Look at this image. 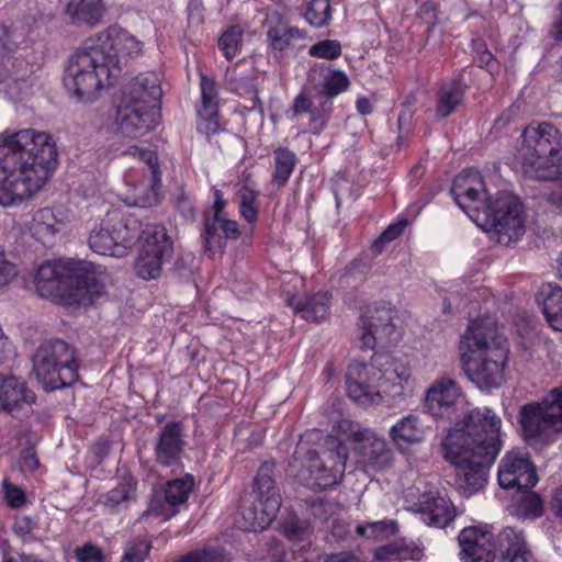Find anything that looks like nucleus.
Returning a JSON list of instances; mask_svg holds the SVG:
<instances>
[{
  "label": "nucleus",
  "instance_id": "obj_52",
  "mask_svg": "<svg viewBox=\"0 0 562 562\" xmlns=\"http://www.w3.org/2000/svg\"><path fill=\"white\" fill-rule=\"evenodd\" d=\"M198 131L206 136L216 134L220 131L217 109L213 114H207L204 109L199 111Z\"/></svg>",
  "mask_w": 562,
  "mask_h": 562
},
{
  "label": "nucleus",
  "instance_id": "obj_38",
  "mask_svg": "<svg viewBox=\"0 0 562 562\" xmlns=\"http://www.w3.org/2000/svg\"><path fill=\"white\" fill-rule=\"evenodd\" d=\"M300 31L295 27L288 26L284 22L279 21L276 25L270 26L267 31V37L270 47L273 50H285L293 38L300 37Z\"/></svg>",
  "mask_w": 562,
  "mask_h": 562
},
{
  "label": "nucleus",
  "instance_id": "obj_43",
  "mask_svg": "<svg viewBox=\"0 0 562 562\" xmlns=\"http://www.w3.org/2000/svg\"><path fill=\"white\" fill-rule=\"evenodd\" d=\"M243 30L238 25L228 27L218 40V46L226 59H233L240 47Z\"/></svg>",
  "mask_w": 562,
  "mask_h": 562
},
{
  "label": "nucleus",
  "instance_id": "obj_27",
  "mask_svg": "<svg viewBox=\"0 0 562 562\" xmlns=\"http://www.w3.org/2000/svg\"><path fill=\"white\" fill-rule=\"evenodd\" d=\"M18 45L12 38L11 31L1 25L0 26V81L5 83L12 81L20 83L24 81L25 72L21 74V67L24 66L23 61H16L12 57Z\"/></svg>",
  "mask_w": 562,
  "mask_h": 562
},
{
  "label": "nucleus",
  "instance_id": "obj_16",
  "mask_svg": "<svg viewBox=\"0 0 562 562\" xmlns=\"http://www.w3.org/2000/svg\"><path fill=\"white\" fill-rule=\"evenodd\" d=\"M348 437L356 443L358 463L364 471H380L391 465L392 450L372 429L351 424Z\"/></svg>",
  "mask_w": 562,
  "mask_h": 562
},
{
  "label": "nucleus",
  "instance_id": "obj_8",
  "mask_svg": "<svg viewBox=\"0 0 562 562\" xmlns=\"http://www.w3.org/2000/svg\"><path fill=\"white\" fill-rule=\"evenodd\" d=\"M348 447L336 437L328 436L322 452L297 447L290 471L303 485L312 490H327L340 482L346 471Z\"/></svg>",
  "mask_w": 562,
  "mask_h": 562
},
{
  "label": "nucleus",
  "instance_id": "obj_58",
  "mask_svg": "<svg viewBox=\"0 0 562 562\" xmlns=\"http://www.w3.org/2000/svg\"><path fill=\"white\" fill-rule=\"evenodd\" d=\"M20 465L22 471L29 472H33L38 468L40 462L34 447H26L25 449L22 450Z\"/></svg>",
  "mask_w": 562,
  "mask_h": 562
},
{
  "label": "nucleus",
  "instance_id": "obj_39",
  "mask_svg": "<svg viewBox=\"0 0 562 562\" xmlns=\"http://www.w3.org/2000/svg\"><path fill=\"white\" fill-rule=\"evenodd\" d=\"M396 531L397 525L394 520L391 519L372 521L368 522L367 525H358L356 528L358 536L375 540H383L394 536Z\"/></svg>",
  "mask_w": 562,
  "mask_h": 562
},
{
  "label": "nucleus",
  "instance_id": "obj_11",
  "mask_svg": "<svg viewBox=\"0 0 562 562\" xmlns=\"http://www.w3.org/2000/svg\"><path fill=\"white\" fill-rule=\"evenodd\" d=\"M76 350L66 341H44L33 357V370L46 391L72 385L79 378Z\"/></svg>",
  "mask_w": 562,
  "mask_h": 562
},
{
  "label": "nucleus",
  "instance_id": "obj_21",
  "mask_svg": "<svg viewBox=\"0 0 562 562\" xmlns=\"http://www.w3.org/2000/svg\"><path fill=\"white\" fill-rule=\"evenodd\" d=\"M156 111L143 110L121 100L116 108L113 128L123 137L137 138L156 126Z\"/></svg>",
  "mask_w": 562,
  "mask_h": 562
},
{
  "label": "nucleus",
  "instance_id": "obj_6",
  "mask_svg": "<svg viewBox=\"0 0 562 562\" xmlns=\"http://www.w3.org/2000/svg\"><path fill=\"white\" fill-rule=\"evenodd\" d=\"M121 67L116 60L102 49H98L95 41L86 40L70 56L64 75V86L68 93L78 101L90 102L106 80L116 78Z\"/></svg>",
  "mask_w": 562,
  "mask_h": 562
},
{
  "label": "nucleus",
  "instance_id": "obj_14",
  "mask_svg": "<svg viewBox=\"0 0 562 562\" xmlns=\"http://www.w3.org/2000/svg\"><path fill=\"white\" fill-rule=\"evenodd\" d=\"M383 372L372 363L353 362L346 372V390L348 396L362 407L376 406L383 401L386 392L382 382Z\"/></svg>",
  "mask_w": 562,
  "mask_h": 562
},
{
  "label": "nucleus",
  "instance_id": "obj_25",
  "mask_svg": "<svg viewBox=\"0 0 562 562\" xmlns=\"http://www.w3.org/2000/svg\"><path fill=\"white\" fill-rule=\"evenodd\" d=\"M89 40L95 41L98 49H102L108 55H112L116 60V67H120L119 53L136 56L142 52V43L126 30L116 25L109 26L103 33Z\"/></svg>",
  "mask_w": 562,
  "mask_h": 562
},
{
  "label": "nucleus",
  "instance_id": "obj_23",
  "mask_svg": "<svg viewBox=\"0 0 562 562\" xmlns=\"http://www.w3.org/2000/svg\"><path fill=\"white\" fill-rule=\"evenodd\" d=\"M414 510L420 514L422 519L428 526L446 527L456 517V510L446 493L427 491L423 493Z\"/></svg>",
  "mask_w": 562,
  "mask_h": 562
},
{
  "label": "nucleus",
  "instance_id": "obj_18",
  "mask_svg": "<svg viewBox=\"0 0 562 562\" xmlns=\"http://www.w3.org/2000/svg\"><path fill=\"white\" fill-rule=\"evenodd\" d=\"M498 483L502 488L529 490L538 482L536 469L522 452L508 451L498 465Z\"/></svg>",
  "mask_w": 562,
  "mask_h": 562
},
{
  "label": "nucleus",
  "instance_id": "obj_34",
  "mask_svg": "<svg viewBox=\"0 0 562 562\" xmlns=\"http://www.w3.org/2000/svg\"><path fill=\"white\" fill-rule=\"evenodd\" d=\"M10 391L3 397L0 408L7 411L13 416H16L24 405L30 406L35 402V394L30 390L23 380H20L14 385H9Z\"/></svg>",
  "mask_w": 562,
  "mask_h": 562
},
{
  "label": "nucleus",
  "instance_id": "obj_48",
  "mask_svg": "<svg viewBox=\"0 0 562 562\" xmlns=\"http://www.w3.org/2000/svg\"><path fill=\"white\" fill-rule=\"evenodd\" d=\"M200 86L202 94V109H204L207 114H213L215 109H217L215 82L213 79L202 75Z\"/></svg>",
  "mask_w": 562,
  "mask_h": 562
},
{
  "label": "nucleus",
  "instance_id": "obj_47",
  "mask_svg": "<svg viewBox=\"0 0 562 562\" xmlns=\"http://www.w3.org/2000/svg\"><path fill=\"white\" fill-rule=\"evenodd\" d=\"M203 237L206 250H211L215 245L222 246L223 234L221 216L214 215L212 218L205 221Z\"/></svg>",
  "mask_w": 562,
  "mask_h": 562
},
{
  "label": "nucleus",
  "instance_id": "obj_35",
  "mask_svg": "<svg viewBox=\"0 0 562 562\" xmlns=\"http://www.w3.org/2000/svg\"><path fill=\"white\" fill-rule=\"evenodd\" d=\"M61 223L57 221L54 212L48 209L38 210L32 218L30 229L32 235L41 240L42 243H46V240L53 237L56 232H58Z\"/></svg>",
  "mask_w": 562,
  "mask_h": 562
},
{
  "label": "nucleus",
  "instance_id": "obj_28",
  "mask_svg": "<svg viewBox=\"0 0 562 562\" xmlns=\"http://www.w3.org/2000/svg\"><path fill=\"white\" fill-rule=\"evenodd\" d=\"M537 302L550 327L562 331V288L552 283L543 284L537 294Z\"/></svg>",
  "mask_w": 562,
  "mask_h": 562
},
{
  "label": "nucleus",
  "instance_id": "obj_60",
  "mask_svg": "<svg viewBox=\"0 0 562 562\" xmlns=\"http://www.w3.org/2000/svg\"><path fill=\"white\" fill-rule=\"evenodd\" d=\"M544 199L552 209L562 213V182L546 192Z\"/></svg>",
  "mask_w": 562,
  "mask_h": 562
},
{
  "label": "nucleus",
  "instance_id": "obj_30",
  "mask_svg": "<svg viewBox=\"0 0 562 562\" xmlns=\"http://www.w3.org/2000/svg\"><path fill=\"white\" fill-rule=\"evenodd\" d=\"M65 13L72 24L94 27L102 20L104 7L101 0H71Z\"/></svg>",
  "mask_w": 562,
  "mask_h": 562
},
{
  "label": "nucleus",
  "instance_id": "obj_56",
  "mask_svg": "<svg viewBox=\"0 0 562 562\" xmlns=\"http://www.w3.org/2000/svg\"><path fill=\"white\" fill-rule=\"evenodd\" d=\"M18 274L15 265L10 261L3 251H0V286L11 282Z\"/></svg>",
  "mask_w": 562,
  "mask_h": 562
},
{
  "label": "nucleus",
  "instance_id": "obj_42",
  "mask_svg": "<svg viewBox=\"0 0 562 562\" xmlns=\"http://www.w3.org/2000/svg\"><path fill=\"white\" fill-rule=\"evenodd\" d=\"M135 497V483L124 481L112 488L104 496V505L111 509H116L127 504Z\"/></svg>",
  "mask_w": 562,
  "mask_h": 562
},
{
  "label": "nucleus",
  "instance_id": "obj_19",
  "mask_svg": "<svg viewBox=\"0 0 562 562\" xmlns=\"http://www.w3.org/2000/svg\"><path fill=\"white\" fill-rule=\"evenodd\" d=\"M193 486L194 477L191 474L169 481L162 493H156L153 496L142 518L156 515L164 517V520L170 519L178 513L175 507L188 501Z\"/></svg>",
  "mask_w": 562,
  "mask_h": 562
},
{
  "label": "nucleus",
  "instance_id": "obj_36",
  "mask_svg": "<svg viewBox=\"0 0 562 562\" xmlns=\"http://www.w3.org/2000/svg\"><path fill=\"white\" fill-rule=\"evenodd\" d=\"M239 212L248 222L254 223L258 218V198L259 191L254 188L250 181L246 180L238 190Z\"/></svg>",
  "mask_w": 562,
  "mask_h": 562
},
{
  "label": "nucleus",
  "instance_id": "obj_20",
  "mask_svg": "<svg viewBox=\"0 0 562 562\" xmlns=\"http://www.w3.org/2000/svg\"><path fill=\"white\" fill-rule=\"evenodd\" d=\"M186 438V426L182 422L165 423L158 431L154 447L156 462L165 468L177 464L184 450Z\"/></svg>",
  "mask_w": 562,
  "mask_h": 562
},
{
  "label": "nucleus",
  "instance_id": "obj_50",
  "mask_svg": "<svg viewBox=\"0 0 562 562\" xmlns=\"http://www.w3.org/2000/svg\"><path fill=\"white\" fill-rule=\"evenodd\" d=\"M247 506L254 507L257 516H258V514H260L261 507H260L259 503L255 499V497H250L248 495L245 498H243L240 506H239V514L241 517V520H239L240 528L245 531H254V532L266 529L268 526H260V527H258L257 525L255 526V524H252V521L245 516V508Z\"/></svg>",
  "mask_w": 562,
  "mask_h": 562
},
{
  "label": "nucleus",
  "instance_id": "obj_44",
  "mask_svg": "<svg viewBox=\"0 0 562 562\" xmlns=\"http://www.w3.org/2000/svg\"><path fill=\"white\" fill-rule=\"evenodd\" d=\"M306 21L315 26L322 27L330 20L329 0H312L305 13Z\"/></svg>",
  "mask_w": 562,
  "mask_h": 562
},
{
  "label": "nucleus",
  "instance_id": "obj_22",
  "mask_svg": "<svg viewBox=\"0 0 562 562\" xmlns=\"http://www.w3.org/2000/svg\"><path fill=\"white\" fill-rule=\"evenodd\" d=\"M460 387L454 380L442 376L436 380L427 390L425 405L435 417L450 418L456 407L462 401Z\"/></svg>",
  "mask_w": 562,
  "mask_h": 562
},
{
  "label": "nucleus",
  "instance_id": "obj_40",
  "mask_svg": "<svg viewBox=\"0 0 562 562\" xmlns=\"http://www.w3.org/2000/svg\"><path fill=\"white\" fill-rule=\"evenodd\" d=\"M175 562H231V557L223 548L204 547L183 554Z\"/></svg>",
  "mask_w": 562,
  "mask_h": 562
},
{
  "label": "nucleus",
  "instance_id": "obj_15",
  "mask_svg": "<svg viewBox=\"0 0 562 562\" xmlns=\"http://www.w3.org/2000/svg\"><path fill=\"white\" fill-rule=\"evenodd\" d=\"M249 496L255 497L261 509L257 516L254 507L247 506L245 516L252 524H257L258 527L270 526L281 507V495L276 483L273 463L265 462L261 464L254 479L252 492Z\"/></svg>",
  "mask_w": 562,
  "mask_h": 562
},
{
  "label": "nucleus",
  "instance_id": "obj_62",
  "mask_svg": "<svg viewBox=\"0 0 562 562\" xmlns=\"http://www.w3.org/2000/svg\"><path fill=\"white\" fill-rule=\"evenodd\" d=\"M312 110V101L304 95L303 93L299 94L293 102L292 105V119L295 116L302 114V113H310Z\"/></svg>",
  "mask_w": 562,
  "mask_h": 562
},
{
  "label": "nucleus",
  "instance_id": "obj_24",
  "mask_svg": "<svg viewBox=\"0 0 562 562\" xmlns=\"http://www.w3.org/2000/svg\"><path fill=\"white\" fill-rule=\"evenodd\" d=\"M161 94L155 75H139L124 87L121 100L143 110L156 111Z\"/></svg>",
  "mask_w": 562,
  "mask_h": 562
},
{
  "label": "nucleus",
  "instance_id": "obj_59",
  "mask_svg": "<svg viewBox=\"0 0 562 562\" xmlns=\"http://www.w3.org/2000/svg\"><path fill=\"white\" fill-rule=\"evenodd\" d=\"M307 530L296 519H292L284 526V535L292 540H303Z\"/></svg>",
  "mask_w": 562,
  "mask_h": 562
},
{
  "label": "nucleus",
  "instance_id": "obj_7",
  "mask_svg": "<svg viewBox=\"0 0 562 562\" xmlns=\"http://www.w3.org/2000/svg\"><path fill=\"white\" fill-rule=\"evenodd\" d=\"M519 156L524 172L537 180L562 179V133L552 124H530L522 134Z\"/></svg>",
  "mask_w": 562,
  "mask_h": 562
},
{
  "label": "nucleus",
  "instance_id": "obj_3",
  "mask_svg": "<svg viewBox=\"0 0 562 562\" xmlns=\"http://www.w3.org/2000/svg\"><path fill=\"white\" fill-rule=\"evenodd\" d=\"M451 194L458 206L471 218L479 213L485 216V227L497 236V243L508 245L525 233L522 204L515 195L503 191L495 199L487 196L485 183L479 170L468 168L453 180Z\"/></svg>",
  "mask_w": 562,
  "mask_h": 562
},
{
  "label": "nucleus",
  "instance_id": "obj_12",
  "mask_svg": "<svg viewBox=\"0 0 562 562\" xmlns=\"http://www.w3.org/2000/svg\"><path fill=\"white\" fill-rule=\"evenodd\" d=\"M142 223L135 214L124 215L112 210L91 229L89 247L102 256L123 257L137 241Z\"/></svg>",
  "mask_w": 562,
  "mask_h": 562
},
{
  "label": "nucleus",
  "instance_id": "obj_17",
  "mask_svg": "<svg viewBox=\"0 0 562 562\" xmlns=\"http://www.w3.org/2000/svg\"><path fill=\"white\" fill-rule=\"evenodd\" d=\"M395 311L386 305H369L360 317L362 349H373L378 342L384 344L395 334L393 324Z\"/></svg>",
  "mask_w": 562,
  "mask_h": 562
},
{
  "label": "nucleus",
  "instance_id": "obj_45",
  "mask_svg": "<svg viewBox=\"0 0 562 562\" xmlns=\"http://www.w3.org/2000/svg\"><path fill=\"white\" fill-rule=\"evenodd\" d=\"M341 44L336 40H323L308 49V54L322 59H337L341 55Z\"/></svg>",
  "mask_w": 562,
  "mask_h": 562
},
{
  "label": "nucleus",
  "instance_id": "obj_61",
  "mask_svg": "<svg viewBox=\"0 0 562 562\" xmlns=\"http://www.w3.org/2000/svg\"><path fill=\"white\" fill-rule=\"evenodd\" d=\"M35 522L27 516L16 518L13 525L14 532L20 537H26L32 532Z\"/></svg>",
  "mask_w": 562,
  "mask_h": 562
},
{
  "label": "nucleus",
  "instance_id": "obj_26",
  "mask_svg": "<svg viewBox=\"0 0 562 562\" xmlns=\"http://www.w3.org/2000/svg\"><path fill=\"white\" fill-rule=\"evenodd\" d=\"M308 78L318 92L328 99L346 91L350 85L344 71L331 69L324 63L315 64L310 70Z\"/></svg>",
  "mask_w": 562,
  "mask_h": 562
},
{
  "label": "nucleus",
  "instance_id": "obj_31",
  "mask_svg": "<svg viewBox=\"0 0 562 562\" xmlns=\"http://www.w3.org/2000/svg\"><path fill=\"white\" fill-rule=\"evenodd\" d=\"M329 295L327 292H318L313 296L301 299L293 296L290 299L289 304L293 307L296 314L307 322L323 321L329 313Z\"/></svg>",
  "mask_w": 562,
  "mask_h": 562
},
{
  "label": "nucleus",
  "instance_id": "obj_55",
  "mask_svg": "<svg viewBox=\"0 0 562 562\" xmlns=\"http://www.w3.org/2000/svg\"><path fill=\"white\" fill-rule=\"evenodd\" d=\"M175 205L186 221H192L195 218L194 203L191 196L184 191H181L177 194L175 199Z\"/></svg>",
  "mask_w": 562,
  "mask_h": 562
},
{
  "label": "nucleus",
  "instance_id": "obj_63",
  "mask_svg": "<svg viewBox=\"0 0 562 562\" xmlns=\"http://www.w3.org/2000/svg\"><path fill=\"white\" fill-rule=\"evenodd\" d=\"M5 497L10 506L20 507L25 502V495L22 490L5 485Z\"/></svg>",
  "mask_w": 562,
  "mask_h": 562
},
{
  "label": "nucleus",
  "instance_id": "obj_29",
  "mask_svg": "<svg viewBox=\"0 0 562 562\" xmlns=\"http://www.w3.org/2000/svg\"><path fill=\"white\" fill-rule=\"evenodd\" d=\"M389 436L398 449H404L424 439L423 424L417 415L408 414L390 428Z\"/></svg>",
  "mask_w": 562,
  "mask_h": 562
},
{
  "label": "nucleus",
  "instance_id": "obj_4",
  "mask_svg": "<svg viewBox=\"0 0 562 562\" xmlns=\"http://www.w3.org/2000/svg\"><path fill=\"white\" fill-rule=\"evenodd\" d=\"M467 376L480 389L498 387L508 360L507 339L490 319L471 321L460 340Z\"/></svg>",
  "mask_w": 562,
  "mask_h": 562
},
{
  "label": "nucleus",
  "instance_id": "obj_46",
  "mask_svg": "<svg viewBox=\"0 0 562 562\" xmlns=\"http://www.w3.org/2000/svg\"><path fill=\"white\" fill-rule=\"evenodd\" d=\"M149 550L150 543L146 539H133L127 542L121 562H144Z\"/></svg>",
  "mask_w": 562,
  "mask_h": 562
},
{
  "label": "nucleus",
  "instance_id": "obj_10",
  "mask_svg": "<svg viewBox=\"0 0 562 562\" xmlns=\"http://www.w3.org/2000/svg\"><path fill=\"white\" fill-rule=\"evenodd\" d=\"M526 442L537 449L552 445L562 434V389H553L542 401L530 402L519 409Z\"/></svg>",
  "mask_w": 562,
  "mask_h": 562
},
{
  "label": "nucleus",
  "instance_id": "obj_2",
  "mask_svg": "<svg viewBox=\"0 0 562 562\" xmlns=\"http://www.w3.org/2000/svg\"><path fill=\"white\" fill-rule=\"evenodd\" d=\"M53 137L33 128L0 134V205L12 206L40 191L57 165Z\"/></svg>",
  "mask_w": 562,
  "mask_h": 562
},
{
  "label": "nucleus",
  "instance_id": "obj_64",
  "mask_svg": "<svg viewBox=\"0 0 562 562\" xmlns=\"http://www.w3.org/2000/svg\"><path fill=\"white\" fill-rule=\"evenodd\" d=\"M223 240L227 238L236 239L239 236L238 224L235 221L226 220L221 216Z\"/></svg>",
  "mask_w": 562,
  "mask_h": 562
},
{
  "label": "nucleus",
  "instance_id": "obj_41",
  "mask_svg": "<svg viewBox=\"0 0 562 562\" xmlns=\"http://www.w3.org/2000/svg\"><path fill=\"white\" fill-rule=\"evenodd\" d=\"M514 513L519 518H537L542 515V499L533 492L524 494L515 504Z\"/></svg>",
  "mask_w": 562,
  "mask_h": 562
},
{
  "label": "nucleus",
  "instance_id": "obj_51",
  "mask_svg": "<svg viewBox=\"0 0 562 562\" xmlns=\"http://www.w3.org/2000/svg\"><path fill=\"white\" fill-rule=\"evenodd\" d=\"M235 90L241 95H249L254 101V105L259 102L258 81L252 74L237 78L235 80Z\"/></svg>",
  "mask_w": 562,
  "mask_h": 562
},
{
  "label": "nucleus",
  "instance_id": "obj_57",
  "mask_svg": "<svg viewBox=\"0 0 562 562\" xmlns=\"http://www.w3.org/2000/svg\"><path fill=\"white\" fill-rule=\"evenodd\" d=\"M406 225V220L389 225V227L381 234V236L375 241V246L383 245L384 243H390L396 239L400 235H402Z\"/></svg>",
  "mask_w": 562,
  "mask_h": 562
},
{
  "label": "nucleus",
  "instance_id": "obj_37",
  "mask_svg": "<svg viewBox=\"0 0 562 562\" xmlns=\"http://www.w3.org/2000/svg\"><path fill=\"white\" fill-rule=\"evenodd\" d=\"M295 165L296 156L293 151L285 148L274 150V171L272 173V180L277 182L279 187L284 186L291 177Z\"/></svg>",
  "mask_w": 562,
  "mask_h": 562
},
{
  "label": "nucleus",
  "instance_id": "obj_9",
  "mask_svg": "<svg viewBox=\"0 0 562 562\" xmlns=\"http://www.w3.org/2000/svg\"><path fill=\"white\" fill-rule=\"evenodd\" d=\"M463 562H493L496 553L508 562H528L531 551L525 536L512 527L504 528L494 541L487 528L467 527L459 535Z\"/></svg>",
  "mask_w": 562,
  "mask_h": 562
},
{
  "label": "nucleus",
  "instance_id": "obj_49",
  "mask_svg": "<svg viewBox=\"0 0 562 562\" xmlns=\"http://www.w3.org/2000/svg\"><path fill=\"white\" fill-rule=\"evenodd\" d=\"M331 112V103L326 100L319 108L312 109L310 112V131L319 134L326 126Z\"/></svg>",
  "mask_w": 562,
  "mask_h": 562
},
{
  "label": "nucleus",
  "instance_id": "obj_1",
  "mask_svg": "<svg viewBox=\"0 0 562 562\" xmlns=\"http://www.w3.org/2000/svg\"><path fill=\"white\" fill-rule=\"evenodd\" d=\"M501 418L488 407H476L448 431L441 442L443 458L457 470L456 483L471 496L487 481V473L502 449Z\"/></svg>",
  "mask_w": 562,
  "mask_h": 562
},
{
  "label": "nucleus",
  "instance_id": "obj_13",
  "mask_svg": "<svg viewBox=\"0 0 562 562\" xmlns=\"http://www.w3.org/2000/svg\"><path fill=\"white\" fill-rule=\"evenodd\" d=\"M138 240L142 247L135 261V273L144 280H156L173 254V240L164 225L149 222L142 223Z\"/></svg>",
  "mask_w": 562,
  "mask_h": 562
},
{
  "label": "nucleus",
  "instance_id": "obj_33",
  "mask_svg": "<svg viewBox=\"0 0 562 562\" xmlns=\"http://www.w3.org/2000/svg\"><path fill=\"white\" fill-rule=\"evenodd\" d=\"M464 97V83L460 79L445 82L438 90L436 105L437 117H447L462 103Z\"/></svg>",
  "mask_w": 562,
  "mask_h": 562
},
{
  "label": "nucleus",
  "instance_id": "obj_54",
  "mask_svg": "<svg viewBox=\"0 0 562 562\" xmlns=\"http://www.w3.org/2000/svg\"><path fill=\"white\" fill-rule=\"evenodd\" d=\"M78 562H104L102 550L92 543H86L75 549Z\"/></svg>",
  "mask_w": 562,
  "mask_h": 562
},
{
  "label": "nucleus",
  "instance_id": "obj_32",
  "mask_svg": "<svg viewBox=\"0 0 562 562\" xmlns=\"http://www.w3.org/2000/svg\"><path fill=\"white\" fill-rule=\"evenodd\" d=\"M123 155H128L138 158L139 160L146 162L151 176V189L150 194L139 202L140 206H150L153 204L158 203V192L161 184L160 181V170L158 164V156L155 151L150 149L140 148L136 145L130 146Z\"/></svg>",
  "mask_w": 562,
  "mask_h": 562
},
{
  "label": "nucleus",
  "instance_id": "obj_5",
  "mask_svg": "<svg viewBox=\"0 0 562 562\" xmlns=\"http://www.w3.org/2000/svg\"><path fill=\"white\" fill-rule=\"evenodd\" d=\"M35 285L41 296L59 294L69 303L83 306L104 294V283L86 261H47L40 266Z\"/></svg>",
  "mask_w": 562,
  "mask_h": 562
},
{
  "label": "nucleus",
  "instance_id": "obj_53",
  "mask_svg": "<svg viewBox=\"0 0 562 562\" xmlns=\"http://www.w3.org/2000/svg\"><path fill=\"white\" fill-rule=\"evenodd\" d=\"M195 268V257L191 252H184L177 257L173 271L180 278H189Z\"/></svg>",
  "mask_w": 562,
  "mask_h": 562
}]
</instances>
